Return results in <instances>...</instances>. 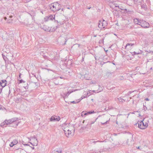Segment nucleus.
Instances as JSON below:
<instances>
[{
	"mask_svg": "<svg viewBox=\"0 0 153 153\" xmlns=\"http://www.w3.org/2000/svg\"><path fill=\"white\" fill-rule=\"evenodd\" d=\"M59 5L58 2H55L49 4V8L53 12H56L60 9Z\"/></svg>",
	"mask_w": 153,
	"mask_h": 153,
	"instance_id": "obj_1",
	"label": "nucleus"
},
{
	"mask_svg": "<svg viewBox=\"0 0 153 153\" xmlns=\"http://www.w3.org/2000/svg\"><path fill=\"white\" fill-rule=\"evenodd\" d=\"M144 119L140 121H139L138 122V127L139 128L141 129H144L148 126V124L146 122L145 124L143 122Z\"/></svg>",
	"mask_w": 153,
	"mask_h": 153,
	"instance_id": "obj_2",
	"label": "nucleus"
},
{
	"mask_svg": "<svg viewBox=\"0 0 153 153\" xmlns=\"http://www.w3.org/2000/svg\"><path fill=\"white\" fill-rule=\"evenodd\" d=\"M107 25V22L102 19L100 21V22L98 24V27L101 28H105Z\"/></svg>",
	"mask_w": 153,
	"mask_h": 153,
	"instance_id": "obj_3",
	"label": "nucleus"
},
{
	"mask_svg": "<svg viewBox=\"0 0 153 153\" xmlns=\"http://www.w3.org/2000/svg\"><path fill=\"white\" fill-rule=\"evenodd\" d=\"M29 141L31 142H29L33 146H37L38 144V141L37 139L35 137H32L28 138Z\"/></svg>",
	"mask_w": 153,
	"mask_h": 153,
	"instance_id": "obj_4",
	"label": "nucleus"
},
{
	"mask_svg": "<svg viewBox=\"0 0 153 153\" xmlns=\"http://www.w3.org/2000/svg\"><path fill=\"white\" fill-rule=\"evenodd\" d=\"M140 25L142 27L144 28H148L149 27L150 25L147 22L143 20L142 19V20H140Z\"/></svg>",
	"mask_w": 153,
	"mask_h": 153,
	"instance_id": "obj_5",
	"label": "nucleus"
},
{
	"mask_svg": "<svg viewBox=\"0 0 153 153\" xmlns=\"http://www.w3.org/2000/svg\"><path fill=\"white\" fill-rule=\"evenodd\" d=\"M18 118L15 117L8 120H5L6 122H8L9 124L14 122L16 123V126H17L18 125V123L16 122V121L18 120Z\"/></svg>",
	"mask_w": 153,
	"mask_h": 153,
	"instance_id": "obj_6",
	"label": "nucleus"
},
{
	"mask_svg": "<svg viewBox=\"0 0 153 153\" xmlns=\"http://www.w3.org/2000/svg\"><path fill=\"white\" fill-rule=\"evenodd\" d=\"M60 119V117L59 116L54 115L52 116L50 118V120L51 121H59Z\"/></svg>",
	"mask_w": 153,
	"mask_h": 153,
	"instance_id": "obj_7",
	"label": "nucleus"
},
{
	"mask_svg": "<svg viewBox=\"0 0 153 153\" xmlns=\"http://www.w3.org/2000/svg\"><path fill=\"white\" fill-rule=\"evenodd\" d=\"M62 127L64 131V133H65V131H68L70 129L69 127L68 126V125H67V124H66L65 123H64L63 124Z\"/></svg>",
	"mask_w": 153,
	"mask_h": 153,
	"instance_id": "obj_8",
	"label": "nucleus"
},
{
	"mask_svg": "<svg viewBox=\"0 0 153 153\" xmlns=\"http://www.w3.org/2000/svg\"><path fill=\"white\" fill-rule=\"evenodd\" d=\"M7 82V81L6 80H2L0 82V86H1L2 88H3L6 85Z\"/></svg>",
	"mask_w": 153,
	"mask_h": 153,
	"instance_id": "obj_9",
	"label": "nucleus"
},
{
	"mask_svg": "<svg viewBox=\"0 0 153 153\" xmlns=\"http://www.w3.org/2000/svg\"><path fill=\"white\" fill-rule=\"evenodd\" d=\"M18 140H17L14 139L10 144V146L11 147H12L13 146L16 145L18 143Z\"/></svg>",
	"mask_w": 153,
	"mask_h": 153,
	"instance_id": "obj_10",
	"label": "nucleus"
},
{
	"mask_svg": "<svg viewBox=\"0 0 153 153\" xmlns=\"http://www.w3.org/2000/svg\"><path fill=\"white\" fill-rule=\"evenodd\" d=\"M142 19H139L137 18H135L134 19V22L135 24L139 25H140V20Z\"/></svg>",
	"mask_w": 153,
	"mask_h": 153,
	"instance_id": "obj_11",
	"label": "nucleus"
},
{
	"mask_svg": "<svg viewBox=\"0 0 153 153\" xmlns=\"http://www.w3.org/2000/svg\"><path fill=\"white\" fill-rule=\"evenodd\" d=\"M71 130L70 129L68 130V131H66L65 130V133H64L65 136L68 137H69L70 135L71 134Z\"/></svg>",
	"mask_w": 153,
	"mask_h": 153,
	"instance_id": "obj_12",
	"label": "nucleus"
},
{
	"mask_svg": "<svg viewBox=\"0 0 153 153\" xmlns=\"http://www.w3.org/2000/svg\"><path fill=\"white\" fill-rule=\"evenodd\" d=\"M117 100L119 101V102L121 103H123L126 100L128 101H129V100H128V99L127 100L126 99H123L121 97H120L119 98H118Z\"/></svg>",
	"mask_w": 153,
	"mask_h": 153,
	"instance_id": "obj_13",
	"label": "nucleus"
},
{
	"mask_svg": "<svg viewBox=\"0 0 153 153\" xmlns=\"http://www.w3.org/2000/svg\"><path fill=\"white\" fill-rule=\"evenodd\" d=\"M88 92H85L84 93L83 95L80 98V100H81L84 98H85L87 97V96L88 95Z\"/></svg>",
	"mask_w": 153,
	"mask_h": 153,
	"instance_id": "obj_14",
	"label": "nucleus"
},
{
	"mask_svg": "<svg viewBox=\"0 0 153 153\" xmlns=\"http://www.w3.org/2000/svg\"><path fill=\"white\" fill-rule=\"evenodd\" d=\"M73 91H69L68 92H67L66 93L64 94V98H66L68 97V96Z\"/></svg>",
	"mask_w": 153,
	"mask_h": 153,
	"instance_id": "obj_15",
	"label": "nucleus"
},
{
	"mask_svg": "<svg viewBox=\"0 0 153 153\" xmlns=\"http://www.w3.org/2000/svg\"><path fill=\"white\" fill-rule=\"evenodd\" d=\"M56 30L55 29V28L53 27H49L48 29L47 30L49 31H51V32H53L54 31Z\"/></svg>",
	"mask_w": 153,
	"mask_h": 153,
	"instance_id": "obj_16",
	"label": "nucleus"
},
{
	"mask_svg": "<svg viewBox=\"0 0 153 153\" xmlns=\"http://www.w3.org/2000/svg\"><path fill=\"white\" fill-rule=\"evenodd\" d=\"M6 122L5 120L4 122L1 123L0 125V126L2 127H6L7 125L6 124Z\"/></svg>",
	"mask_w": 153,
	"mask_h": 153,
	"instance_id": "obj_17",
	"label": "nucleus"
},
{
	"mask_svg": "<svg viewBox=\"0 0 153 153\" xmlns=\"http://www.w3.org/2000/svg\"><path fill=\"white\" fill-rule=\"evenodd\" d=\"M134 45V44H133V43H127L126 46H125V48L126 49H129L130 48H127V47L128 46H132L133 45Z\"/></svg>",
	"mask_w": 153,
	"mask_h": 153,
	"instance_id": "obj_18",
	"label": "nucleus"
},
{
	"mask_svg": "<svg viewBox=\"0 0 153 153\" xmlns=\"http://www.w3.org/2000/svg\"><path fill=\"white\" fill-rule=\"evenodd\" d=\"M61 152L62 150L60 149H56L53 152V153H61Z\"/></svg>",
	"mask_w": 153,
	"mask_h": 153,
	"instance_id": "obj_19",
	"label": "nucleus"
},
{
	"mask_svg": "<svg viewBox=\"0 0 153 153\" xmlns=\"http://www.w3.org/2000/svg\"><path fill=\"white\" fill-rule=\"evenodd\" d=\"M143 52L141 50H140L138 52H136L135 51L133 52V53H134V55H138L140 54H141Z\"/></svg>",
	"mask_w": 153,
	"mask_h": 153,
	"instance_id": "obj_20",
	"label": "nucleus"
},
{
	"mask_svg": "<svg viewBox=\"0 0 153 153\" xmlns=\"http://www.w3.org/2000/svg\"><path fill=\"white\" fill-rule=\"evenodd\" d=\"M49 19L50 20H52L53 19H55V16L54 15H51L49 16Z\"/></svg>",
	"mask_w": 153,
	"mask_h": 153,
	"instance_id": "obj_21",
	"label": "nucleus"
},
{
	"mask_svg": "<svg viewBox=\"0 0 153 153\" xmlns=\"http://www.w3.org/2000/svg\"><path fill=\"white\" fill-rule=\"evenodd\" d=\"M56 22H57V23L58 24L59 23V24L60 25L61 23H60L58 21H55ZM59 27V24H57V25H56L55 27H54L55 29L56 30L57 28H58Z\"/></svg>",
	"mask_w": 153,
	"mask_h": 153,
	"instance_id": "obj_22",
	"label": "nucleus"
},
{
	"mask_svg": "<svg viewBox=\"0 0 153 153\" xmlns=\"http://www.w3.org/2000/svg\"><path fill=\"white\" fill-rule=\"evenodd\" d=\"M87 115V113H85V112L84 111H82V112L81 116L82 117H84V116H85V115Z\"/></svg>",
	"mask_w": 153,
	"mask_h": 153,
	"instance_id": "obj_23",
	"label": "nucleus"
},
{
	"mask_svg": "<svg viewBox=\"0 0 153 153\" xmlns=\"http://www.w3.org/2000/svg\"><path fill=\"white\" fill-rule=\"evenodd\" d=\"M141 8L145 10L146 8V5L144 4H142L141 5Z\"/></svg>",
	"mask_w": 153,
	"mask_h": 153,
	"instance_id": "obj_24",
	"label": "nucleus"
},
{
	"mask_svg": "<svg viewBox=\"0 0 153 153\" xmlns=\"http://www.w3.org/2000/svg\"><path fill=\"white\" fill-rule=\"evenodd\" d=\"M20 143H22L23 145L25 146H29V145L27 144H26V143L23 141H22V142L21 141L19 142Z\"/></svg>",
	"mask_w": 153,
	"mask_h": 153,
	"instance_id": "obj_25",
	"label": "nucleus"
},
{
	"mask_svg": "<svg viewBox=\"0 0 153 153\" xmlns=\"http://www.w3.org/2000/svg\"><path fill=\"white\" fill-rule=\"evenodd\" d=\"M135 1H136L137 3H141L143 0H134Z\"/></svg>",
	"mask_w": 153,
	"mask_h": 153,
	"instance_id": "obj_26",
	"label": "nucleus"
},
{
	"mask_svg": "<svg viewBox=\"0 0 153 153\" xmlns=\"http://www.w3.org/2000/svg\"><path fill=\"white\" fill-rule=\"evenodd\" d=\"M45 21H47L49 20H50L49 19V17L48 16H46L45 18Z\"/></svg>",
	"mask_w": 153,
	"mask_h": 153,
	"instance_id": "obj_27",
	"label": "nucleus"
},
{
	"mask_svg": "<svg viewBox=\"0 0 153 153\" xmlns=\"http://www.w3.org/2000/svg\"><path fill=\"white\" fill-rule=\"evenodd\" d=\"M95 113V112L94 111H89L87 112V114H92V113Z\"/></svg>",
	"mask_w": 153,
	"mask_h": 153,
	"instance_id": "obj_28",
	"label": "nucleus"
},
{
	"mask_svg": "<svg viewBox=\"0 0 153 153\" xmlns=\"http://www.w3.org/2000/svg\"><path fill=\"white\" fill-rule=\"evenodd\" d=\"M2 55L3 59H4L5 62H6V59H7V57H6L4 55H3V54Z\"/></svg>",
	"mask_w": 153,
	"mask_h": 153,
	"instance_id": "obj_29",
	"label": "nucleus"
},
{
	"mask_svg": "<svg viewBox=\"0 0 153 153\" xmlns=\"http://www.w3.org/2000/svg\"><path fill=\"white\" fill-rule=\"evenodd\" d=\"M79 102V101H73L71 102L73 103H76L78 102Z\"/></svg>",
	"mask_w": 153,
	"mask_h": 153,
	"instance_id": "obj_30",
	"label": "nucleus"
},
{
	"mask_svg": "<svg viewBox=\"0 0 153 153\" xmlns=\"http://www.w3.org/2000/svg\"><path fill=\"white\" fill-rule=\"evenodd\" d=\"M19 82H20V83H22V82H24L23 80L22 79H21V80H20V81H19Z\"/></svg>",
	"mask_w": 153,
	"mask_h": 153,
	"instance_id": "obj_31",
	"label": "nucleus"
},
{
	"mask_svg": "<svg viewBox=\"0 0 153 153\" xmlns=\"http://www.w3.org/2000/svg\"><path fill=\"white\" fill-rule=\"evenodd\" d=\"M133 91H129L128 93H127V95H129V94H130L132 92H133Z\"/></svg>",
	"mask_w": 153,
	"mask_h": 153,
	"instance_id": "obj_32",
	"label": "nucleus"
},
{
	"mask_svg": "<svg viewBox=\"0 0 153 153\" xmlns=\"http://www.w3.org/2000/svg\"><path fill=\"white\" fill-rule=\"evenodd\" d=\"M104 141H94L93 142L95 144L97 142H103Z\"/></svg>",
	"mask_w": 153,
	"mask_h": 153,
	"instance_id": "obj_33",
	"label": "nucleus"
},
{
	"mask_svg": "<svg viewBox=\"0 0 153 153\" xmlns=\"http://www.w3.org/2000/svg\"><path fill=\"white\" fill-rule=\"evenodd\" d=\"M114 5H115V7H118V8L119 7V5H118L117 4H115Z\"/></svg>",
	"mask_w": 153,
	"mask_h": 153,
	"instance_id": "obj_34",
	"label": "nucleus"
},
{
	"mask_svg": "<svg viewBox=\"0 0 153 153\" xmlns=\"http://www.w3.org/2000/svg\"><path fill=\"white\" fill-rule=\"evenodd\" d=\"M12 20H10L9 21H8L7 22L8 23H10L12 22Z\"/></svg>",
	"mask_w": 153,
	"mask_h": 153,
	"instance_id": "obj_35",
	"label": "nucleus"
},
{
	"mask_svg": "<svg viewBox=\"0 0 153 153\" xmlns=\"http://www.w3.org/2000/svg\"><path fill=\"white\" fill-rule=\"evenodd\" d=\"M108 0L111 2L115 1V0Z\"/></svg>",
	"mask_w": 153,
	"mask_h": 153,
	"instance_id": "obj_36",
	"label": "nucleus"
},
{
	"mask_svg": "<svg viewBox=\"0 0 153 153\" xmlns=\"http://www.w3.org/2000/svg\"><path fill=\"white\" fill-rule=\"evenodd\" d=\"M145 100L146 101H149V100L148 98H146L145 99Z\"/></svg>",
	"mask_w": 153,
	"mask_h": 153,
	"instance_id": "obj_37",
	"label": "nucleus"
},
{
	"mask_svg": "<svg viewBox=\"0 0 153 153\" xmlns=\"http://www.w3.org/2000/svg\"><path fill=\"white\" fill-rule=\"evenodd\" d=\"M2 88H1L0 89V94H1V92H2Z\"/></svg>",
	"mask_w": 153,
	"mask_h": 153,
	"instance_id": "obj_38",
	"label": "nucleus"
},
{
	"mask_svg": "<svg viewBox=\"0 0 153 153\" xmlns=\"http://www.w3.org/2000/svg\"><path fill=\"white\" fill-rule=\"evenodd\" d=\"M6 125H7L9 124V123H8V122H6Z\"/></svg>",
	"mask_w": 153,
	"mask_h": 153,
	"instance_id": "obj_39",
	"label": "nucleus"
},
{
	"mask_svg": "<svg viewBox=\"0 0 153 153\" xmlns=\"http://www.w3.org/2000/svg\"><path fill=\"white\" fill-rule=\"evenodd\" d=\"M137 149H140V150H141V149H140V147L139 146H138V147H137Z\"/></svg>",
	"mask_w": 153,
	"mask_h": 153,
	"instance_id": "obj_40",
	"label": "nucleus"
},
{
	"mask_svg": "<svg viewBox=\"0 0 153 153\" xmlns=\"http://www.w3.org/2000/svg\"><path fill=\"white\" fill-rule=\"evenodd\" d=\"M121 7H119V8H120V9H121V10H124V9H122V8Z\"/></svg>",
	"mask_w": 153,
	"mask_h": 153,
	"instance_id": "obj_41",
	"label": "nucleus"
},
{
	"mask_svg": "<svg viewBox=\"0 0 153 153\" xmlns=\"http://www.w3.org/2000/svg\"><path fill=\"white\" fill-rule=\"evenodd\" d=\"M7 18L6 17H4V19L5 20H6L7 19Z\"/></svg>",
	"mask_w": 153,
	"mask_h": 153,
	"instance_id": "obj_42",
	"label": "nucleus"
},
{
	"mask_svg": "<svg viewBox=\"0 0 153 153\" xmlns=\"http://www.w3.org/2000/svg\"><path fill=\"white\" fill-rule=\"evenodd\" d=\"M13 16H10V18H12L13 17Z\"/></svg>",
	"mask_w": 153,
	"mask_h": 153,
	"instance_id": "obj_43",
	"label": "nucleus"
},
{
	"mask_svg": "<svg viewBox=\"0 0 153 153\" xmlns=\"http://www.w3.org/2000/svg\"><path fill=\"white\" fill-rule=\"evenodd\" d=\"M84 57H82V61H84Z\"/></svg>",
	"mask_w": 153,
	"mask_h": 153,
	"instance_id": "obj_44",
	"label": "nucleus"
},
{
	"mask_svg": "<svg viewBox=\"0 0 153 153\" xmlns=\"http://www.w3.org/2000/svg\"><path fill=\"white\" fill-rule=\"evenodd\" d=\"M94 123V122H92L91 123V124H93V123Z\"/></svg>",
	"mask_w": 153,
	"mask_h": 153,
	"instance_id": "obj_45",
	"label": "nucleus"
},
{
	"mask_svg": "<svg viewBox=\"0 0 153 153\" xmlns=\"http://www.w3.org/2000/svg\"><path fill=\"white\" fill-rule=\"evenodd\" d=\"M60 78H61V79H62V78H62V77H60Z\"/></svg>",
	"mask_w": 153,
	"mask_h": 153,
	"instance_id": "obj_46",
	"label": "nucleus"
},
{
	"mask_svg": "<svg viewBox=\"0 0 153 153\" xmlns=\"http://www.w3.org/2000/svg\"><path fill=\"white\" fill-rule=\"evenodd\" d=\"M86 79L87 80H89V78H88V79L86 78Z\"/></svg>",
	"mask_w": 153,
	"mask_h": 153,
	"instance_id": "obj_47",
	"label": "nucleus"
},
{
	"mask_svg": "<svg viewBox=\"0 0 153 153\" xmlns=\"http://www.w3.org/2000/svg\"><path fill=\"white\" fill-rule=\"evenodd\" d=\"M24 151V152L25 153H26V152L24 151Z\"/></svg>",
	"mask_w": 153,
	"mask_h": 153,
	"instance_id": "obj_48",
	"label": "nucleus"
},
{
	"mask_svg": "<svg viewBox=\"0 0 153 153\" xmlns=\"http://www.w3.org/2000/svg\"><path fill=\"white\" fill-rule=\"evenodd\" d=\"M55 84H56V85H58V83H55Z\"/></svg>",
	"mask_w": 153,
	"mask_h": 153,
	"instance_id": "obj_49",
	"label": "nucleus"
},
{
	"mask_svg": "<svg viewBox=\"0 0 153 153\" xmlns=\"http://www.w3.org/2000/svg\"><path fill=\"white\" fill-rule=\"evenodd\" d=\"M85 121V120H84L83 122V123H84V122Z\"/></svg>",
	"mask_w": 153,
	"mask_h": 153,
	"instance_id": "obj_50",
	"label": "nucleus"
},
{
	"mask_svg": "<svg viewBox=\"0 0 153 153\" xmlns=\"http://www.w3.org/2000/svg\"><path fill=\"white\" fill-rule=\"evenodd\" d=\"M130 99H132L131 97H130Z\"/></svg>",
	"mask_w": 153,
	"mask_h": 153,
	"instance_id": "obj_51",
	"label": "nucleus"
},
{
	"mask_svg": "<svg viewBox=\"0 0 153 153\" xmlns=\"http://www.w3.org/2000/svg\"><path fill=\"white\" fill-rule=\"evenodd\" d=\"M90 8H89V7H88V9H90Z\"/></svg>",
	"mask_w": 153,
	"mask_h": 153,
	"instance_id": "obj_52",
	"label": "nucleus"
},
{
	"mask_svg": "<svg viewBox=\"0 0 153 153\" xmlns=\"http://www.w3.org/2000/svg\"><path fill=\"white\" fill-rule=\"evenodd\" d=\"M93 99H92L91 100H92V101H93Z\"/></svg>",
	"mask_w": 153,
	"mask_h": 153,
	"instance_id": "obj_53",
	"label": "nucleus"
},
{
	"mask_svg": "<svg viewBox=\"0 0 153 153\" xmlns=\"http://www.w3.org/2000/svg\"><path fill=\"white\" fill-rule=\"evenodd\" d=\"M132 1H133V0H131Z\"/></svg>",
	"mask_w": 153,
	"mask_h": 153,
	"instance_id": "obj_54",
	"label": "nucleus"
},
{
	"mask_svg": "<svg viewBox=\"0 0 153 153\" xmlns=\"http://www.w3.org/2000/svg\"><path fill=\"white\" fill-rule=\"evenodd\" d=\"M11 63L12 64H13L12 63Z\"/></svg>",
	"mask_w": 153,
	"mask_h": 153,
	"instance_id": "obj_55",
	"label": "nucleus"
}]
</instances>
